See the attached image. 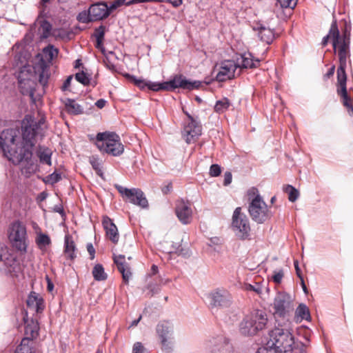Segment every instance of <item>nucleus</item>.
I'll use <instances>...</instances> for the list:
<instances>
[{"label":"nucleus","mask_w":353,"mask_h":353,"mask_svg":"<svg viewBox=\"0 0 353 353\" xmlns=\"http://www.w3.org/2000/svg\"><path fill=\"white\" fill-rule=\"evenodd\" d=\"M294 268L296 270V275L299 278V279H301L303 278L302 275H301V269L299 266V262L297 260H295L294 261Z\"/></svg>","instance_id":"59"},{"label":"nucleus","mask_w":353,"mask_h":353,"mask_svg":"<svg viewBox=\"0 0 353 353\" xmlns=\"http://www.w3.org/2000/svg\"><path fill=\"white\" fill-rule=\"evenodd\" d=\"M250 227L248 220H244V239H252L253 234L250 233Z\"/></svg>","instance_id":"53"},{"label":"nucleus","mask_w":353,"mask_h":353,"mask_svg":"<svg viewBox=\"0 0 353 353\" xmlns=\"http://www.w3.org/2000/svg\"><path fill=\"white\" fill-rule=\"evenodd\" d=\"M8 239L12 246L17 250L26 253L28 247V236L26 225L19 221L12 223L8 230Z\"/></svg>","instance_id":"6"},{"label":"nucleus","mask_w":353,"mask_h":353,"mask_svg":"<svg viewBox=\"0 0 353 353\" xmlns=\"http://www.w3.org/2000/svg\"><path fill=\"white\" fill-rule=\"evenodd\" d=\"M221 167L218 164H212L210 168L209 174L212 177H216L221 173Z\"/></svg>","instance_id":"49"},{"label":"nucleus","mask_w":353,"mask_h":353,"mask_svg":"<svg viewBox=\"0 0 353 353\" xmlns=\"http://www.w3.org/2000/svg\"><path fill=\"white\" fill-rule=\"evenodd\" d=\"M232 176L230 172H225L224 174L223 185L227 186L232 182Z\"/></svg>","instance_id":"56"},{"label":"nucleus","mask_w":353,"mask_h":353,"mask_svg":"<svg viewBox=\"0 0 353 353\" xmlns=\"http://www.w3.org/2000/svg\"><path fill=\"white\" fill-rule=\"evenodd\" d=\"M58 52V49L51 45H49L43 49V54L50 61L57 56Z\"/></svg>","instance_id":"45"},{"label":"nucleus","mask_w":353,"mask_h":353,"mask_svg":"<svg viewBox=\"0 0 353 353\" xmlns=\"http://www.w3.org/2000/svg\"><path fill=\"white\" fill-rule=\"evenodd\" d=\"M65 110L70 114L78 115L83 112V108L75 100L66 99L63 101Z\"/></svg>","instance_id":"31"},{"label":"nucleus","mask_w":353,"mask_h":353,"mask_svg":"<svg viewBox=\"0 0 353 353\" xmlns=\"http://www.w3.org/2000/svg\"><path fill=\"white\" fill-rule=\"evenodd\" d=\"M51 30L52 25L48 21L46 20H43L41 21V24L39 28V32L41 38H48L51 34Z\"/></svg>","instance_id":"40"},{"label":"nucleus","mask_w":353,"mask_h":353,"mask_svg":"<svg viewBox=\"0 0 353 353\" xmlns=\"http://www.w3.org/2000/svg\"><path fill=\"white\" fill-rule=\"evenodd\" d=\"M34 72L38 78L41 85L46 86L50 77L49 65L43 59H41L33 68Z\"/></svg>","instance_id":"20"},{"label":"nucleus","mask_w":353,"mask_h":353,"mask_svg":"<svg viewBox=\"0 0 353 353\" xmlns=\"http://www.w3.org/2000/svg\"><path fill=\"white\" fill-rule=\"evenodd\" d=\"M35 243L41 251H45L46 250V247L50 245L52 242L48 234H43L40 231L37 232Z\"/></svg>","instance_id":"34"},{"label":"nucleus","mask_w":353,"mask_h":353,"mask_svg":"<svg viewBox=\"0 0 353 353\" xmlns=\"http://www.w3.org/2000/svg\"><path fill=\"white\" fill-rule=\"evenodd\" d=\"M283 277V270H279L278 271H274V274L272 275V280L274 283L279 284L282 279Z\"/></svg>","instance_id":"54"},{"label":"nucleus","mask_w":353,"mask_h":353,"mask_svg":"<svg viewBox=\"0 0 353 353\" xmlns=\"http://www.w3.org/2000/svg\"><path fill=\"white\" fill-rule=\"evenodd\" d=\"M75 79L77 81L82 83L83 85H88L90 84V76L83 71L77 73L75 74Z\"/></svg>","instance_id":"46"},{"label":"nucleus","mask_w":353,"mask_h":353,"mask_svg":"<svg viewBox=\"0 0 353 353\" xmlns=\"http://www.w3.org/2000/svg\"><path fill=\"white\" fill-rule=\"evenodd\" d=\"M106 103H107V101L105 100L101 99H99L98 101H97V102L95 103V105L98 108L101 109L105 105Z\"/></svg>","instance_id":"61"},{"label":"nucleus","mask_w":353,"mask_h":353,"mask_svg":"<svg viewBox=\"0 0 353 353\" xmlns=\"http://www.w3.org/2000/svg\"><path fill=\"white\" fill-rule=\"evenodd\" d=\"M26 303L30 309L34 310L37 313L41 312L45 307L43 298L35 292H30Z\"/></svg>","instance_id":"25"},{"label":"nucleus","mask_w":353,"mask_h":353,"mask_svg":"<svg viewBox=\"0 0 353 353\" xmlns=\"http://www.w3.org/2000/svg\"><path fill=\"white\" fill-rule=\"evenodd\" d=\"M282 8H293L296 4V0H277Z\"/></svg>","instance_id":"51"},{"label":"nucleus","mask_w":353,"mask_h":353,"mask_svg":"<svg viewBox=\"0 0 353 353\" xmlns=\"http://www.w3.org/2000/svg\"><path fill=\"white\" fill-rule=\"evenodd\" d=\"M61 179L60 173L54 172L46 177V183L53 185Z\"/></svg>","instance_id":"48"},{"label":"nucleus","mask_w":353,"mask_h":353,"mask_svg":"<svg viewBox=\"0 0 353 353\" xmlns=\"http://www.w3.org/2000/svg\"><path fill=\"white\" fill-rule=\"evenodd\" d=\"M283 191L288 194V199L291 202H294L299 198V191L290 185L284 186Z\"/></svg>","instance_id":"42"},{"label":"nucleus","mask_w":353,"mask_h":353,"mask_svg":"<svg viewBox=\"0 0 353 353\" xmlns=\"http://www.w3.org/2000/svg\"><path fill=\"white\" fill-rule=\"evenodd\" d=\"M172 188V185L171 183H169L168 185H165L162 188V192H163V194H167L171 191Z\"/></svg>","instance_id":"62"},{"label":"nucleus","mask_w":353,"mask_h":353,"mask_svg":"<svg viewBox=\"0 0 353 353\" xmlns=\"http://www.w3.org/2000/svg\"><path fill=\"white\" fill-rule=\"evenodd\" d=\"M37 156L39 159V161L41 163H46L48 165H52V151L48 148L39 146L37 150Z\"/></svg>","instance_id":"32"},{"label":"nucleus","mask_w":353,"mask_h":353,"mask_svg":"<svg viewBox=\"0 0 353 353\" xmlns=\"http://www.w3.org/2000/svg\"><path fill=\"white\" fill-rule=\"evenodd\" d=\"M270 347L284 353H291L294 349V339L292 333L287 329L275 327L270 332Z\"/></svg>","instance_id":"5"},{"label":"nucleus","mask_w":353,"mask_h":353,"mask_svg":"<svg viewBox=\"0 0 353 353\" xmlns=\"http://www.w3.org/2000/svg\"><path fill=\"white\" fill-rule=\"evenodd\" d=\"M274 315L276 317L285 318L294 310V304L291 296L285 292H279L274 297L273 302Z\"/></svg>","instance_id":"9"},{"label":"nucleus","mask_w":353,"mask_h":353,"mask_svg":"<svg viewBox=\"0 0 353 353\" xmlns=\"http://www.w3.org/2000/svg\"><path fill=\"white\" fill-rule=\"evenodd\" d=\"M350 32L345 30L341 42L337 45L339 59V66L337 70V92L342 99L343 105L346 107L350 114L353 115V99L347 95L345 73L347 61L350 57Z\"/></svg>","instance_id":"1"},{"label":"nucleus","mask_w":353,"mask_h":353,"mask_svg":"<svg viewBox=\"0 0 353 353\" xmlns=\"http://www.w3.org/2000/svg\"><path fill=\"white\" fill-rule=\"evenodd\" d=\"M125 77L134 85L139 88L141 90H144L145 88H148L149 90L152 91H160V90H156L159 86H155L157 85H160V83L151 82L148 81L145 79H137L136 77L130 75L129 74H126Z\"/></svg>","instance_id":"29"},{"label":"nucleus","mask_w":353,"mask_h":353,"mask_svg":"<svg viewBox=\"0 0 353 353\" xmlns=\"http://www.w3.org/2000/svg\"><path fill=\"white\" fill-rule=\"evenodd\" d=\"M16 131L13 129H7L1 132L0 137V145L4 155L8 159L10 151H18L15 150Z\"/></svg>","instance_id":"13"},{"label":"nucleus","mask_w":353,"mask_h":353,"mask_svg":"<svg viewBox=\"0 0 353 353\" xmlns=\"http://www.w3.org/2000/svg\"><path fill=\"white\" fill-rule=\"evenodd\" d=\"M147 2H158V3H162V2H168L171 3L174 8H178L180 6L182 3L183 0H129L126 3V6H130L131 5L140 3H147Z\"/></svg>","instance_id":"36"},{"label":"nucleus","mask_w":353,"mask_h":353,"mask_svg":"<svg viewBox=\"0 0 353 353\" xmlns=\"http://www.w3.org/2000/svg\"><path fill=\"white\" fill-rule=\"evenodd\" d=\"M104 230H105L106 237L114 244H117L119 239V234L116 225L112 220L106 216L103 218L102 222Z\"/></svg>","instance_id":"21"},{"label":"nucleus","mask_w":353,"mask_h":353,"mask_svg":"<svg viewBox=\"0 0 353 353\" xmlns=\"http://www.w3.org/2000/svg\"><path fill=\"white\" fill-rule=\"evenodd\" d=\"M210 305L212 309L214 307L226 308L231 305V297L225 290H218L209 294Z\"/></svg>","instance_id":"14"},{"label":"nucleus","mask_w":353,"mask_h":353,"mask_svg":"<svg viewBox=\"0 0 353 353\" xmlns=\"http://www.w3.org/2000/svg\"><path fill=\"white\" fill-rule=\"evenodd\" d=\"M184 112L187 116L188 119L184 123L181 134L185 141L190 144L191 143L196 142L198 138L201 136L202 132V126L201 123L188 112Z\"/></svg>","instance_id":"12"},{"label":"nucleus","mask_w":353,"mask_h":353,"mask_svg":"<svg viewBox=\"0 0 353 353\" xmlns=\"http://www.w3.org/2000/svg\"><path fill=\"white\" fill-rule=\"evenodd\" d=\"M211 353H233L232 345L225 337L214 339L211 348Z\"/></svg>","instance_id":"24"},{"label":"nucleus","mask_w":353,"mask_h":353,"mask_svg":"<svg viewBox=\"0 0 353 353\" xmlns=\"http://www.w3.org/2000/svg\"><path fill=\"white\" fill-rule=\"evenodd\" d=\"M24 68H26L27 71L26 72H24L23 77H26V78L28 77L31 79V77L32 76V69L30 68V66H24L21 69H24Z\"/></svg>","instance_id":"60"},{"label":"nucleus","mask_w":353,"mask_h":353,"mask_svg":"<svg viewBox=\"0 0 353 353\" xmlns=\"http://www.w3.org/2000/svg\"><path fill=\"white\" fill-rule=\"evenodd\" d=\"M0 261L9 269L10 272H17L19 268V264L16 257L8 250L7 248H2L0 253Z\"/></svg>","instance_id":"23"},{"label":"nucleus","mask_w":353,"mask_h":353,"mask_svg":"<svg viewBox=\"0 0 353 353\" xmlns=\"http://www.w3.org/2000/svg\"><path fill=\"white\" fill-rule=\"evenodd\" d=\"M247 197L249 203L248 211L254 222L263 224L271 219L272 212L270 207L264 201L256 188H249L247 191Z\"/></svg>","instance_id":"2"},{"label":"nucleus","mask_w":353,"mask_h":353,"mask_svg":"<svg viewBox=\"0 0 353 353\" xmlns=\"http://www.w3.org/2000/svg\"><path fill=\"white\" fill-rule=\"evenodd\" d=\"M244 290L254 291L257 294H260L262 292V289L259 284L252 285L251 284L244 283Z\"/></svg>","instance_id":"52"},{"label":"nucleus","mask_w":353,"mask_h":353,"mask_svg":"<svg viewBox=\"0 0 353 353\" xmlns=\"http://www.w3.org/2000/svg\"><path fill=\"white\" fill-rule=\"evenodd\" d=\"M242 209L241 207L236 208L232 214L231 228L236 235L241 239L243 237L241 226L243 225Z\"/></svg>","instance_id":"26"},{"label":"nucleus","mask_w":353,"mask_h":353,"mask_svg":"<svg viewBox=\"0 0 353 353\" xmlns=\"http://www.w3.org/2000/svg\"><path fill=\"white\" fill-rule=\"evenodd\" d=\"M260 60L255 59L250 52H244V69L255 68L259 65Z\"/></svg>","instance_id":"37"},{"label":"nucleus","mask_w":353,"mask_h":353,"mask_svg":"<svg viewBox=\"0 0 353 353\" xmlns=\"http://www.w3.org/2000/svg\"><path fill=\"white\" fill-rule=\"evenodd\" d=\"M171 327L168 322H162L157 325V331L161 339V344L163 348L166 350H169L171 347H170V343L168 341V335L170 332Z\"/></svg>","instance_id":"30"},{"label":"nucleus","mask_w":353,"mask_h":353,"mask_svg":"<svg viewBox=\"0 0 353 353\" xmlns=\"http://www.w3.org/2000/svg\"><path fill=\"white\" fill-rule=\"evenodd\" d=\"M77 20L83 23H88L90 21H93L92 19L91 15L90 14V10L88 11H82L77 15Z\"/></svg>","instance_id":"47"},{"label":"nucleus","mask_w":353,"mask_h":353,"mask_svg":"<svg viewBox=\"0 0 353 353\" xmlns=\"http://www.w3.org/2000/svg\"><path fill=\"white\" fill-rule=\"evenodd\" d=\"M329 39H332L334 50L336 51L337 45L341 42L342 39L340 37L339 31L336 21H334L332 23L329 34L323 38L322 45L323 46H325L327 44Z\"/></svg>","instance_id":"27"},{"label":"nucleus","mask_w":353,"mask_h":353,"mask_svg":"<svg viewBox=\"0 0 353 353\" xmlns=\"http://www.w3.org/2000/svg\"><path fill=\"white\" fill-rule=\"evenodd\" d=\"M105 32V27L102 25L95 29L94 36L96 38V48H101V47L102 46L104 39Z\"/></svg>","instance_id":"39"},{"label":"nucleus","mask_w":353,"mask_h":353,"mask_svg":"<svg viewBox=\"0 0 353 353\" xmlns=\"http://www.w3.org/2000/svg\"><path fill=\"white\" fill-rule=\"evenodd\" d=\"M114 263L117 265V269L122 275L123 281L128 284L132 276L131 268L125 261V256L123 254L114 255Z\"/></svg>","instance_id":"17"},{"label":"nucleus","mask_w":353,"mask_h":353,"mask_svg":"<svg viewBox=\"0 0 353 353\" xmlns=\"http://www.w3.org/2000/svg\"><path fill=\"white\" fill-rule=\"evenodd\" d=\"M72 79V76H69L67 77V79H65V81H64V83L61 87V89L63 91L67 90L68 89V88L70 86Z\"/></svg>","instance_id":"57"},{"label":"nucleus","mask_w":353,"mask_h":353,"mask_svg":"<svg viewBox=\"0 0 353 353\" xmlns=\"http://www.w3.org/2000/svg\"><path fill=\"white\" fill-rule=\"evenodd\" d=\"M94 143L101 152L114 157L121 155L124 151V145L121 142L119 136L115 132H99Z\"/></svg>","instance_id":"3"},{"label":"nucleus","mask_w":353,"mask_h":353,"mask_svg":"<svg viewBox=\"0 0 353 353\" xmlns=\"http://www.w3.org/2000/svg\"><path fill=\"white\" fill-rule=\"evenodd\" d=\"M176 214L179 221L183 224H188L191 222L192 218V210L191 204L184 200H178L176 202L175 208Z\"/></svg>","instance_id":"15"},{"label":"nucleus","mask_w":353,"mask_h":353,"mask_svg":"<svg viewBox=\"0 0 353 353\" xmlns=\"http://www.w3.org/2000/svg\"><path fill=\"white\" fill-rule=\"evenodd\" d=\"M26 71V68L21 69L19 73V87L22 94L30 95V97H33L34 93V81L28 77H23V74Z\"/></svg>","instance_id":"18"},{"label":"nucleus","mask_w":353,"mask_h":353,"mask_svg":"<svg viewBox=\"0 0 353 353\" xmlns=\"http://www.w3.org/2000/svg\"><path fill=\"white\" fill-rule=\"evenodd\" d=\"M90 163L92 168L95 170L97 174L101 178H103V172L102 170V161L97 157L92 156L90 157Z\"/></svg>","instance_id":"38"},{"label":"nucleus","mask_w":353,"mask_h":353,"mask_svg":"<svg viewBox=\"0 0 353 353\" xmlns=\"http://www.w3.org/2000/svg\"><path fill=\"white\" fill-rule=\"evenodd\" d=\"M46 280H47V282H48V286H47L48 290L49 292H52L53 288H54V285H53L52 282L51 281V280L50 279V278L48 276H46Z\"/></svg>","instance_id":"63"},{"label":"nucleus","mask_w":353,"mask_h":353,"mask_svg":"<svg viewBox=\"0 0 353 353\" xmlns=\"http://www.w3.org/2000/svg\"><path fill=\"white\" fill-rule=\"evenodd\" d=\"M87 250L90 255V259H94L95 255V249L92 243L87 244Z\"/></svg>","instance_id":"58"},{"label":"nucleus","mask_w":353,"mask_h":353,"mask_svg":"<svg viewBox=\"0 0 353 353\" xmlns=\"http://www.w3.org/2000/svg\"><path fill=\"white\" fill-rule=\"evenodd\" d=\"M34 341L29 338H23L16 349L15 353H33Z\"/></svg>","instance_id":"35"},{"label":"nucleus","mask_w":353,"mask_h":353,"mask_svg":"<svg viewBox=\"0 0 353 353\" xmlns=\"http://www.w3.org/2000/svg\"><path fill=\"white\" fill-rule=\"evenodd\" d=\"M92 275L96 281H104L107 279V274L104 272V268L101 264H97L93 268Z\"/></svg>","instance_id":"41"},{"label":"nucleus","mask_w":353,"mask_h":353,"mask_svg":"<svg viewBox=\"0 0 353 353\" xmlns=\"http://www.w3.org/2000/svg\"><path fill=\"white\" fill-rule=\"evenodd\" d=\"M296 315L301 319H308L310 317L308 307L303 303L296 308Z\"/></svg>","instance_id":"43"},{"label":"nucleus","mask_w":353,"mask_h":353,"mask_svg":"<svg viewBox=\"0 0 353 353\" xmlns=\"http://www.w3.org/2000/svg\"><path fill=\"white\" fill-rule=\"evenodd\" d=\"M89 10L93 21L103 19L110 14L108 6L105 2L92 4Z\"/></svg>","instance_id":"19"},{"label":"nucleus","mask_w":353,"mask_h":353,"mask_svg":"<svg viewBox=\"0 0 353 353\" xmlns=\"http://www.w3.org/2000/svg\"><path fill=\"white\" fill-rule=\"evenodd\" d=\"M77 247L72 236L68 234L64 238V254L68 259L74 261L77 257Z\"/></svg>","instance_id":"28"},{"label":"nucleus","mask_w":353,"mask_h":353,"mask_svg":"<svg viewBox=\"0 0 353 353\" xmlns=\"http://www.w3.org/2000/svg\"><path fill=\"white\" fill-rule=\"evenodd\" d=\"M237 65L234 61L226 60L221 62L219 71L216 75L218 81L223 82L231 79L234 77Z\"/></svg>","instance_id":"16"},{"label":"nucleus","mask_w":353,"mask_h":353,"mask_svg":"<svg viewBox=\"0 0 353 353\" xmlns=\"http://www.w3.org/2000/svg\"><path fill=\"white\" fill-rule=\"evenodd\" d=\"M230 106V103L228 99H223L217 101L214 105V111L218 113L225 112Z\"/></svg>","instance_id":"44"},{"label":"nucleus","mask_w":353,"mask_h":353,"mask_svg":"<svg viewBox=\"0 0 353 353\" xmlns=\"http://www.w3.org/2000/svg\"><path fill=\"white\" fill-rule=\"evenodd\" d=\"M256 353H273L272 351H268L267 349H259Z\"/></svg>","instance_id":"64"},{"label":"nucleus","mask_w":353,"mask_h":353,"mask_svg":"<svg viewBox=\"0 0 353 353\" xmlns=\"http://www.w3.org/2000/svg\"><path fill=\"white\" fill-rule=\"evenodd\" d=\"M8 159L14 164L22 163L21 172L26 177L38 170L37 163L32 159V149L21 147L19 151L9 152Z\"/></svg>","instance_id":"4"},{"label":"nucleus","mask_w":353,"mask_h":353,"mask_svg":"<svg viewBox=\"0 0 353 353\" xmlns=\"http://www.w3.org/2000/svg\"><path fill=\"white\" fill-rule=\"evenodd\" d=\"M44 123L43 119H40L38 122L35 121L31 118L28 119L26 118L22 123V137L23 145L22 147L32 149L34 145V139L39 132V128Z\"/></svg>","instance_id":"10"},{"label":"nucleus","mask_w":353,"mask_h":353,"mask_svg":"<svg viewBox=\"0 0 353 353\" xmlns=\"http://www.w3.org/2000/svg\"><path fill=\"white\" fill-rule=\"evenodd\" d=\"M128 1L125 0H114L110 7H108L109 11L111 13L113 10L117 9L123 5L126 6Z\"/></svg>","instance_id":"50"},{"label":"nucleus","mask_w":353,"mask_h":353,"mask_svg":"<svg viewBox=\"0 0 353 353\" xmlns=\"http://www.w3.org/2000/svg\"><path fill=\"white\" fill-rule=\"evenodd\" d=\"M114 187L121 195L124 201L130 202L142 208H145L148 206V200L141 189H129L120 185H115Z\"/></svg>","instance_id":"11"},{"label":"nucleus","mask_w":353,"mask_h":353,"mask_svg":"<svg viewBox=\"0 0 353 353\" xmlns=\"http://www.w3.org/2000/svg\"><path fill=\"white\" fill-rule=\"evenodd\" d=\"M252 27L254 31H258L260 39L267 44L271 43L274 39L275 35L273 30L263 26L259 22L254 23Z\"/></svg>","instance_id":"22"},{"label":"nucleus","mask_w":353,"mask_h":353,"mask_svg":"<svg viewBox=\"0 0 353 353\" xmlns=\"http://www.w3.org/2000/svg\"><path fill=\"white\" fill-rule=\"evenodd\" d=\"M132 353H145V348L141 343L137 342L134 344Z\"/></svg>","instance_id":"55"},{"label":"nucleus","mask_w":353,"mask_h":353,"mask_svg":"<svg viewBox=\"0 0 353 353\" xmlns=\"http://www.w3.org/2000/svg\"><path fill=\"white\" fill-rule=\"evenodd\" d=\"M39 326L37 321L31 320L27 323L25 327V338H29L31 340L36 338L39 334Z\"/></svg>","instance_id":"33"},{"label":"nucleus","mask_w":353,"mask_h":353,"mask_svg":"<svg viewBox=\"0 0 353 353\" xmlns=\"http://www.w3.org/2000/svg\"><path fill=\"white\" fill-rule=\"evenodd\" d=\"M268 322L267 315L262 310H254L246 316L244 323V334L254 335L263 330Z\"/></svg>","instance_id":"8"},{"label":"nucleus","mask_w":353,"mask_h":353,"mask_svg":"<svg viewBox=\"0 0 353 353\" xmlns=\"http://www.w3.org/2000/svg\"><path fill=\"white\" fill-rule=\"evenodd\" d=\"M201 85V82L199 81H191L185 79L182 74H176L173 77L172 79L168 81L160 83V85L156 90L173 91L176 88H181L183 90H192L199 89Z\"/></svg>","instance_id":"7"}]
</instances>
